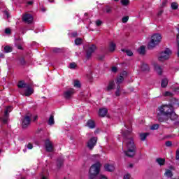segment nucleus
Masks as SVG:
<instances>
[{
  "label": "nucleus",
  "instance_id": "1a4fd4ad",
  "mask_svg": "<svg viewBox=\"0 0 179 179\" xmlns=\"http://www.w3.org/2000/svg\"><path fill=\"white\" fill-rule=\"evenodd\" d=\"M75 93V90L73 89H69L64 92V97L66 100H71L72 99V96H73Z\"/></svg>",
  "mask_w": 179,
  "mask_h": 179
},
{
  "label": "nucleus",
  "instance_id": "72a5a7b5",
  "mask_svg": "<svg viewBox=\"0 0 179 179\" xmlns=\"http://www.w3.org/2000/svg\"><path fill=\"white\" fill-rule=\"evenodd\" d=\"M83 43V39L82 38H77L75 40V44L76 45H80Z\"/></svg>",
  "mask_w": 179,
  "mask_h": 179
},
{
  "label": "nucleus",
  "instance_id": "c9c22d12",
  "mask_svg": "<svg viewBox=\"0 0 179 179\" xmlns=\"http://www.w3.org/2000/svg\"><path fill=\"white\" fill-rule=\"evenodd\" d=\"M68 36H69V37L75 38L78 36V31H75L72 33H69Z\"/></svg>",
  "mask_w": 179,
  "mask_h": 179
},
{
  "label": "nucleus",
  "instance_id": "680f3d73",
  "mask_svg": "<svg viewBox=\"0 0 179 179\" xmlns=\"http://www.w3.org/2000/svg\"><path fill=\"white\" fill-rule=\"evenodd\" d=\"M116 71H117V67H113L112 72H116Z\"/></svg>",
  "mask_w": 179,
  "mask_h": 179
},
{
  "label": "nucleus",
  "instance_id": "c03bdc74",
  "mask_svg": "<svg viewBox=\"0 0 179 179\" xmlns=\"http://www.w3.org/2000/svg\"><path fill=\"white\" fill-rule=\"evenodd\" d=\"M74 87H80V82L79 80L74 81Z\"/></svg>",
  "mask_w": 179,
  "mask_h": 179
},
{
  "label": "nucleus",
  "instance_id": "338daca9",
  "mask_svg": "<svg viewBox=\"0 0 179 179\" xmlns=\"http://www.w3.org/2000/svg\"><path fill=\"white\" fill-rule=\"evenodd\" d=\"M110 45H116V44L113 41H111Z\"/></svg>",
  "mask_w": 179,
  "mask_h": 179
},
{
  "label": "nucleus",
  "instance_id": "c756f323",
  "mask_svg": "<svg viewBox=\"0 0 179 179\" xmlns=\"http://www.w3.org/2000/svg\"><path fill=\"white\" fill-rule=\"evenodd\" d=\"M121 51H122V52H126L128 57H132L134 55V53L132 51H131V50L121 49Z\"/></svg>",
  "mask_w": 179,
  "mask_h": 179
},
{
  "label": "nucleus",
  "instance_id": "0e129e2a",
  "mask_svg": "<svg viewBox=\"0 0 179 179\" xmlns=\"http://www.w3.org/2000/svg\"><path fill=\"white\" fill-rule=\"evenodd\" d=\"M0 58H5V55L3 53L0 54Z\"/></svg>",
  "mask_w": 179,
  "mask_h": 179
},
{
  "label": "nucleus",
  "instance_id": "69168bd1",
  "mask_svg": "<svg viewBox=\"0 0 179 179\" xmlns=\"http://www.w3.org/2000/svg\"><path fill=\"white\" fill-rule=\"evenodd\" d=\"M175 92H176V93H179V87L175 88Z\"/></svg>",
  "mask_w": 179,
  "mask_h": 179
},
{
  "label": "nucleus",
  "instance_id": "8fccbe9b",
  "mask_svg": "<svg viewBox=\"0 0 179 179\" xmlns=\"http://www.w3.org/2000/svg\"><path fill=\"white\" fill-rule=\"evenodd\" d=\"M62 51V50H61V48H55L53 49V52L58 53V52H61Z\"/></svg>",
  "mask_w": 179,
  "mask_h": 179
},
{
  "label": "nucleus",
  "instance_id": "aec40b11",
  "mask_svg": "<svg viewBox=\"0 0 179 179\" xmlns=\"http://www.w3.org/2000/svg\"><path fill=\"white\" fill-rule=\"evenodd\" d=\"M63 164H64V158L59 157L57 160V169H61V167H62Z\"/></svg>",
  "mask_w": 179,
  "mask_h": 179
},
{
  "label": "nucleus",
  "instance_id": "09e8293b",
  "mask_svg": "<svg viewBox=\"0 0 179 179\" xmlns=\"http://www.w3.org/2000/svg\"><path fill=\"white\" fill-rule=\"evenodd\" d=\"M164 96L171 97V96H173V94L171 92H166L164 94Z\"/></svg>",
  "mask_w": 179,
  "mask_h": 179
},
{
  "label": "nucleus",
  "instance_id": "4468645a",
  "mask_svg": "<svg viewBox=\"0 0 179 179\" xmlns=\"http://www.w3.org/2000/svg\"><path fill=\"white\" fill-rule=\"evenodd\" d=\"M104 169H105L106 171L112 172V171H114L115 168L114 167V165H113V164H106L104 166Z\"/></svg>",
  "mask_w": 179,
  "mask_h": 179
},
{
  "label": "nucleus",
  "instance_id": "39448f33",
  "mask_svg": "<svg viewBox=\"0 0 179 179\" xmlns=\"http://www.w3.org/2000/svg\"><path fill=\"white\" fill-rule=\"evenodd\" d=\"M160 41H162V35H160V34H155L152 36L151 41L148 44V45H157Z\"/></svg>",
  "mask_w": 179,
  "mask_h": 179
},
{
  "label": "nucleus",
  "instance_id": "9d476101",
  "mask_svg": "<svg viewBox=\"0 0 179 179\" xmlns=\"http://www.w3.org/2000/svg\"><path fill=\"white\" fill-rule=\"evenodd\" d=\"M169 118H170L171 121H175V125H178V122L177 121V120H178V116L174 111V109H172V111L169 113Z\"/></svg>",
  "mask_w": 179,
  "mask_h": 179
},
{
  "label": "nucleus",
  "instance_id": "bf43d9fd",
  "mask_svg": "<svg viewBox=\"0 0 179 179\" xmlns=\"http://www.w3.org/2000/svg\"><path fill=\"white\" fill-rule=\"evenodd\" d=\"M155 47H156L155 45H148V50H154Z\"/></svg>",
  "mask_w": 179,
  "mask_h": 179
},
{
  "label": "nucleus",
  "instance_id": "6e6d98bb",
  "mask_svg": "<svg viewBox=\"0 0 179 179\" xmlns=\"http://www.w3.org/2000/svg\"><path fill=\"white\" fill-rule=\"evenodd\" d=\"M124 179H131V175L130 174H127L124 176Z\"/></svg>",
  "mask_w": 179,
  "mask_h": 179
},
{
  "label": "nucleus",
  "instance_id": "774afa93",
  "mask_svg": "<svg viewBox=\"0 0 179 179\" xmlns=\"http://www.w3.org/2000/svg\"><path fill=\"white\" fill-rule=\"evenodd\" d=\"M32 3H33V1H28V2H27V4H28V5H31Z\"/></svg>",
  "mask_w": 179,
  "mask_h": 179
},
{
  "label": "nucleus",
  "instance_id": "423d86ee",
  "mask_svg": "<svg viewBox=\"0 0 179 179\" xmlns=\"http://www.w3.org/2000/svg\"><path fill=\"white\" fill-rule=\"evenodd\" d=\"M84 50L86 51L87 58L92 57V53L96 51V45H85L83 46Z\"/></svg>",
  "mask_w": 179,
  "mask_h": 179
},
{
  "label": "nucleus",
  "instance_id": "6ab92c4d",
  "mask_svg": "<svg viewBox=\"0 0 179 179\" xmlns=\"http://www.w3.org/2000/svg\"><path fill=\"white\" fill-rule=\"evenodd\" d=\"M103 13H111V12H113V7H111L108 5H106L103 8Z\"/></svg>",
  "mask_w": 179,
  "mask_h": 179
},
{
  "label": "nucleus",
  "instance_id": "a211bd4d",
  "mask_svg": "<svg viewBox=\"0 0 179 179\" xmlns=\"http://www.w3.org/2000/svg\"><path fill=\"white\" fill-rule=\"evenodd\" d=\"M30 85L26 84L24 81H20L17 86L19 89H27Z\"/></svg>",
  "mask_w": 179,
  "mask_h": 179
},
{
  "label": "nucleus",
  "instance_id": "2f4dec72",
  "mask_svg": "<svg viewBox=\"0 0 179 179\" xmlns=\"http://www.w3.org/2000/svg\"><path fill=\"white\" fill-rule=\"evenodd\" d=\"M124 82V77L122 76H119L116 80V83L117 85H121Z\"/></svg>",
  "mask_w": 179,
  "mask_h": 179
},
{
  "label": "nucleus",
  "instance_id": "5701e85b",
  "mask_svg": "<svg viewBox=\"0 0 179 179\" xmlns=\"http://www.w3.org/2000/svg\"><path fill=\"white\" fill-rule=\"evenodd\" d=\"M148 136H149V133H141L139 134L140 139L143 141H146Z\"/></svg>",
  "mask_w": 179,
  "mask_h": 179
},
{
  "label": "nucleus",
  "instance_id": "a878e982",
  "mask_svg": "<svg viewBox=\"0 0 179 179\" xmlns=\"http://www.w3.org/2000/svg\"><path fill=\"white\" fill-rule=\"evenodd\" d=\"M3 124H8V120H9V114L4 113V116L1 117Z\"/></svg>",
  "mask_w": 179,
  "mask_h": 179
},
{
  "label": "nucleus",
  "instance_id": "f8f14e48",
  "mask_svg": "<svg viewBox=\"0 0 179 179\" xmlns=\"http://www.w3.org/2000/svg\"><path fill=\"white\" fill-rule=\"evenodd\" d=\"M45 146L47 152H54V147L50 140L48 139L45 141Z\"/></svg>",
  "mask_w": 179,
  "mask_h": 179
},
{
  "label": "nucleus",
  "instance_id": "864d4df0",
  "mask_svg": "<svg viewBox=\"0 0 179 179\" xmlns=\"http://www.w3.org/2000/svg\"><path fill=\"white\" fill-rule=\"evenodd\" d=\"M104 58H106L105 55H101L99 57V61H104Z\"/></svg>",
  "mask_w": 179,
  "mask_h": 179
},
{
  "label": "nucleus",
  "instance_id": "ea45409f",
  "mask_svg": "<svg viewBox=\"0 0 179 179\" xmlns=\"http://www.w3.org/2000/svg\"><path fill=\"white\" fill-rule=\"evenodd\" d=\"M108 51H109V52H114V51H115V45L109 46L108 48Z\"/></svg>",
  "mask_w": 179,
  "mask_h": 179
},
{
  "label": "nucleus",
  "instance_id": "f704fd0d",
  "mask_svg": "<svg viewBox=\"0 0 179 179\" xmlns=\"http://www.w3.org/2000/svg\"><path fill=\"white\" fill-rule=\"evenodd\" d=\"M171 8L173 10H177V9H178V3H177L176 2L171 3Z\"/></svg>",
  "mask_w": 179,
  "mask_h": 179
},
{
  "label": "nucleus",
  "instance_id": "4be33fe9",
  "mask_svg": "<svg viewBox=\"0 0 179 179\" xmlns=\"http://www.w3.org/2000/svg\"><path fill=\"white\" fill-rule=\"evenodd\" d=\"M15 39L16 45H22V44H24L23 39H22L20 36H16Z\"/></svg>",
  "mask_w": 179,
  "mask_h": 179
},
{
  "label": "nucleus",
  "instance_id": "f03ea898",
  "mask_svg": "<svg viewBox=\"0 0 179 179\" xmlns=\"http://www.w3.org/2000/svg\"><path fill=\"white\" fill-rule=\"evenodd\" d=\"M173 108L170 105H162L158 108L157 118L159 122H164L169 120V115L171 113Z\"/></svg>",
  "mask_w": 179,
  "mask_h": 179
},
{
  "label": "nucleus",
  "instance_id": "dca6fc26",
  "mask_svg": "<svg viewBox=\"0 0 179 179\" xmlns=\"http://www.w3.org/2000/svg\"><path fill=\"white\" fill-rule=\"evenodd\" d=\"M107 113H108L107 108H100L99 115V117H106V115H107Z\"/></svg>",
  "mask_w": 179,
  "mask_h": 179
},
{
  "label": "nucleus",
  "instance_id": "9b49d317",
  "mask_svg": "<svg viewBox=\"0 0 179 179\" xmlns=\"http://www.w3.org/2000/svg\"><path fill=\"white\" fill-rule=\"evenodd\" d=\"M30 117L27 115L22 119V128H27L30 125Z\"/></svg>",
  "mask_w": 179,
  "mask_h": 179
},
{
  "label": "nucleus",
  "instance_id": "e2e57ef3",
  "mask_svg": "<svg viewBox=\"0 0 179 179\" xmlns=\"http://www.w3.org/2000/svg\"><path fill=\"white\" fill-rule=\"evenodd\" d=\"M5 15L7 16V17H9V13L8 11H5Z\"/></svg>",
  "mask_w": 179,
  "mask_h": 179
},
{
  "label": "nucleus",
  "instance_id": "2eb2a0df",
  "mask_svg": "<svg viewBox=\"0 0 179 179\" xmlns=\"http://www.w3.org/2000/svg\"><path fill=\"white\" fill-rule=\"evenodd\" d=\"M154 68L155 71H156L158 75H162V73H163V69H162V66H160V65L155 64H154Z\"/></svg>",
  "mask_w": 179,
  "mask_h": 179
},
{
  "label": "nucleus",
  "instance_id": "20e7f679",
  "mask_svg": "<svg viewBox=\"0 0 179 179\" xmlns=\"http://www.w3.org/2000/svg\"><path fill=\"white\" fill-rule=\"evenodd\" d=\"M173 51H171L170 48H166L159 53L158 61H160V62H164V61L170 59V57H171Z\"/></svg>",
  "mask_w": 179,
  "mask_h": 179
},
{
  "label": "nucleus",
  "instance_id": "f3484780",
  "mask_svg": "<svg viewBox=\"0 0 179 179\" xmlns=\"http://www.w3.org/2000/svg\"><path fill=\"white\" fill-rule=\"evenodd\" d=\"M24 96H27V97H29V96H31V94H33V89L30 87V85H28V87H27V90H25V92L24 93Z\"/></svg>",
  "mask_w": 179,
  "mask_h": 179
},
{
  "label": "nucleus",
  "instance_id": "13d9d810",
  "mask_svg": "<svg viewBox=\"0 0 179 179\" xmlns=\"http://www.w3.org/2000/svg\"><path fill=\"white\" fill-rule=\"evenodd\" d=\"M178 34L176 36L177 40H178V45H179V28H178Z\"/></svg>",
  "mask_w": 179,
  "mask_h": 179
},
{
  "label": "nucleus",
  "instance_id": "052dcab7",
  "mask_svg": "<svg viewBox=\"0 0 179 179\" xmlns=\"http://www.w3.org/2000/svg\"><path fill=\"white\" fill-rule=\"evenodd\" d=\"M99 179H108L107 177L104 176V175H101Z\"/></svg>",
  "mask_w": 179,
  "mask_h": 179
},
{
  "label": "nucleus",
  "instance_id": "6e6552de",
  "mask_svg": "<svg viewBox=\"0 0 179 179\" xmlns=\"http://www.w3.org/2000/svg\"><path fill=\"white\" fill-rule=\"evenodd\" d=\"M96 143H97V137H92L87 143V146L92 150L96 146Z\"/></svg>",
  "mask_w": 179,
  "mask_h": 179
},
{
  "label": "nucleus",
  "instance_id": "603ef678",
  "mask_svg": "<svg viewBox=\"0 0 179 179\" xmlns=\"http://www.w3.org/2000/svg\"><path fill=\"white\" fill-rule=\"evenodd\" d=\"M27 149H33V144L31 143H29L27 145Z\"/></svg>",
  "mask_w": 179,
  "mask_h": 179
},
{
  "label": "nucleus",
  "instance_id": "473e14b6",
  "mask_svg": "<svg viewBox=\"0 0 179 179\" xmlns=\"http://www.w3.org/2000/svg\"><path fill=\"white\" fill-rule=\"evenodd\" d=\"M48 124V125H54V124H55V122L54 121V115H50Z\"/></svg>",
  "mask_w": 179,
  "mask_h": 179
},
{
  "label": "nucleus",
  "instance_id": "e433bc0d",
  "mask_svg": "<svg viewBox=\"0 0 179 179\" xmlns=\"http://www.w3.org/2000/svg\"><path fill=\"white\" fill-rule=\"evenodd\" d=\"M5 52H12V47L9 45H6L4 48Z\"/></svg>",
  "mask_w": 179,
  "mask_h": 179
},
{
  "label": "nucleus",
  "instance_id": "49530a36",
  "mask_svg": "<svg viewBox=\"0 0 179 179\" xmlns=\"http://www.w3.org/2000/svg\"><path fill=\"white\" fill-rule=\"evenodd\" d=\"M165 145L167 148H170L173 145V143L171 141H169L165 143Z\"/></svg>",
  "mask_w": 179,
  "mask_h": 179
},
{
  "label": "nucleus",
  "instance_id": "b1692460",
  "mask_svg": "<svg viewBox=\"0 0 179 179\" xmlns=\"http://www.w3.org/2000/svg\"><path fill=\"white\" fill-rule=\"evenodd\" d=\"M121 92H122V89L121 88V86L117 85L116 88V91L115 92V96H117V97L121 96Z\"/></svg>",
  "mask_w": 179,
  "mask_h": 179
},
{
  "label": "nucleus",
  "instance_id": "58836bf2",
  "mask_svg": "<svg viewBox=\"0 0 179 179\" xmlns=\"http://www.w3.org/2000/svg\"><path fill=\"white\" fill-rule=\"evenodd\" d=\"M159 124H155L150 127V129L152 131H156V129H159Z\"/></svg>",
  "mask_w": 179,
  "mask_h": 179
},
{
  "label": "nucleus",
  "instance_id": "0eeeda50",
  "mask_svg": "<svg viewBox=\"0 0 179 179\" xmlns=\"http://www.w3.org/2000/svg\"><path fill=\"white\" fill-rule=\"evenodd\" d=\"M34 19V18L31 14L26 13L22 16V21L24 22V23H27L28 24L33 23Z\"/></svg>",
  "mask_w": 179,
  "mask_h": 179
},
{
  "label": "nucleus",
  "instance_id": "3c124183",
  "mask_svg": "<svg viewBox=\"0 0 179 179\" xmlns=\"http://www.w3.org/2000/svg\"><path fill=\"white\" fill-rule=\"evenodd\" d=\"M70 69H75L76 68V64L75 63H71L69 65Z\"/></svg>",
  "mask_w": 179,
  "mask_h": 179
},
{
  "label": "nucleus",
  "instance_id": "de8ad7c7",
  "mask_svg": "<svg viewBox=\"0 0 179 179\" xmlns=\"http://www.w3.org/2000/svg\"><path fill=\"white\" fill-rule=\"evenodd\" d=\"M101 24H103V22L101 20H96V25L98 27H100V26H101Z\"/></svg>",
  "mask_w": 179,
  "mask_h": 179
},
{
  "label": "nucleus",
  "instance_id": "7ed1b4c3",
  "mask_svg": "<svg viewBox=\"0 0 179 179\" xmlns=\"http://www.w3.org/2000/svg\"><path fill=\"white\" fill-rule=\"evenodd\" d=\"M100 167H101V164L100 162H96L92 165L90 169V178L94 179L97 177L99 173H100Z\"/></svg>",
  "mask_w": 179,
  "mask_h": 179
},
{
  "label": "nucleus",
  "instance_id": "7c9ffc66",
  "mask_svg": "<svg viewBox=\"0 0 179 179\" xmlns=\"http://www.w3.org/2000/svg\"><path fill=\"white\" fill-rule=\"evenodd\" d=\"M141 71L143 72H148L149 71V66L146 64H143L141 66Z\"/></svg>",
  "mask_w": 179,
  "mask_h": 179
},
{
  "label": "nucleus",
  "instance_id": "5fc2aeb1",
  "mask_svg": "<svg viewBox=\"0 0 179 179\" xmlns=\"http://www.w3.org/2000/svg\"><path fill=\"white\" fill-rule=\"evenodd\" d=\"M166 5H167V0H164V1L162 2V8H164V6H166Z\"/></svg>",
  "mask_w": 179,
  "mask_h": 179
},
{
  "label": "nucleus",
  "instance_id": "f257e3e1",
  "mask_svg": "<svg viewBox=\"0 0 179 179\" xmlns=\"http://www.w3.org/2000/svg\"><path fill=\"white\" fill-rule=\"evenodd\" d=\"M122 134L124 138V143L127 149V150L124 151V155L127 156V157H134L136 153V145L134 141L132 130H122Z\"/></svg>",
  "mask_w": 179,
  "mask_h": 179
},
{
  "label": "nucleus",
  "instance_id": "4d7b16f0",
  "mask_svg": "<svg viewBox=\"0 0 179 179\" xmlns=\"http://www.w3.org/2000/svg\"><path fill=\"white\" fill-rule=\"evenodd\" d=\"M163 12H164V10H160L157 13V16H162V15H163Z\"/></svg>",
  "mask_w": 179,
  "mask_h": 179
},
{
  "label": "nucleus",
  "instance_id": "79ce46f5",
  "mask_svg": "<svg viewBox=\"0 0 179 179\" xmlns=\"http://www.w3.org/2000/svg\"><path fill=\"white\" fill-rule=\"evenodd\" d=\"M122 5L127 6L129 4V0H121Z\"/></svg>",
  "mask_w": 179,
  "mask_h": 179
},
{
  "label": "nucleus",
  "instance_id": "4c0bfd02",
  "mask_svg": "<svg viewBox=\"0 0 179 179\" xmlns=\"http://www.w3.org/2000/svg\"><path fill=\"white\" fill-rule=\"evenodd\" d=\"M12 110H13L12 106H8L6 108L4 114H6V115H8V114H9V113H10V111H12Z\"/></svg>",
  "mask_w": 179,
  "mask_h": 179
},
{
  "label": "nucleus",
  "instance_id": "cd10ccee",
  "mask_svg": "<svg viewBox=\"0 0 179 179\" xmlns=\"http://www.w3.org/2000/svg\"><path fill=\"white\" fill-rule=\"evenodd\" d=\"M156 162L159 166H164V163H166V160L163 158H157Z\"/></svg>",
  "mask_w": 179,
  "mask_h": 179
},
{
  "label": "nucleus",
  "instance_id": "ddd939ff",
  "mask_svg": "<svg viewBox=\"0 0 179 179\" xmlns=\"http://www.w3.org/2000/svg\"><path fill=\"white\" fill-rule=\"evenodd\" d=\"M115 89V83L114 80H110L107 86L106 90L107 92H111V90H114Z\"/></svg>",
  "mask_w": 179,
  "mask_h": 179
},
{
  "label": "nucleus",
  "instance_id": "37998d69",
  "mask_svg": "<svg viewBox=\"0 0 179 179\" xmlns=\"http://www.w3.org/2000/svg\"><path fill=\"white\" fill-rule=\"evenodd\" d=\"M20 63L21 65H25L26 64V60H24V58L23 57H20L19 59Z\"/></svg>",
  "mask_w": 179,
  "mask_h": 179
},
{
  "label": "nucleus",
  "instance_id": "a18cd8bd",
  "mask_svg": "<svg viewBox=\"0 0 179 179\" xmlns=\"http://www.w3.org/2000/svg\"><path fill=\"white\" fill-rule=\"evenodd\" d=\"M129 19V17H128V16L123 17L122 19V23H127V22H128Z\"/></svg>",
  "mask_w": 179,
  "mask_h": 179
},
{
  "label": "nucleus",
  "instance_id": "412c9836",
  "mask_svg": "<svg viewBox=\"0 0 179 179\" xmlns=\"http://www.w3.org/2000/svg\"><path fill=\"white\" fill-rule=\"evenodd\" d=\"M138 52L140 55H145V54H146V48H145V46H141L138 49Z\"/></svg>",
  "mask_w": 179,
  "mask_h": 179
},
{
  "label": "nucleus",
  "instance_id": "a19ab883",
  "mask_svg": "<svg viewBox=\"0 0 179 179\" xmlns=\"http://www.w3.org/2000/svg\"><path fill=\"white\" fill-rule=\"evenodd\" d=\"M5 34H7L8 36H10V34H12V30L10 29V28L5 29Z\"/></svg>",
  "mask_w": 179,
  "mask_h": 179
},
{
  "label": "nucleus",
  "instance_id": "393cba45",
  "mask_svg": "<svg viewBox=\"0 0 179 179\" xmlns=\"http://www.w3.org/2000/svg\"><path fill=\"white\" fill-rule=\"evenodd\" d=\"M87 127L90 128V129H93V128L96 127V124L93 120H88L87 122Z\"/></svg>",
  "mask_w": 179,
  "mask_h": 179
},
{
  "label": "nucleus",
  "instance_id": "bb28decb",
  "mask_svg": "<svg viewBox=\"0 0 179 179\" xmlns=\"http://www.w3.org/2000/svg\"><path fill=\"white\" fill-rule=\"evenodd\" d=\"M164 176L168 178H171V177H173V171H171V170L167 169L164 173Z\"/></svg>",
  "mask_w": 179,
  "mask_h": 179
},
{
  "label": "nucleus",
  "instance_id": "c85d7f7f",
  "mask_svg": "<svg viewBox=\"0 0 179 179\" xmlns=\"http://www.w3.org/2000/svg\"><path fill=\"white\" fill-rule=\"evenodd\" d=\"M167 85H169V80L167 78L162 79L161 83L162 87H167Z\"/></svg>",
  "mask_w": 179,
  "mask_h": 179
}]
</instances>
